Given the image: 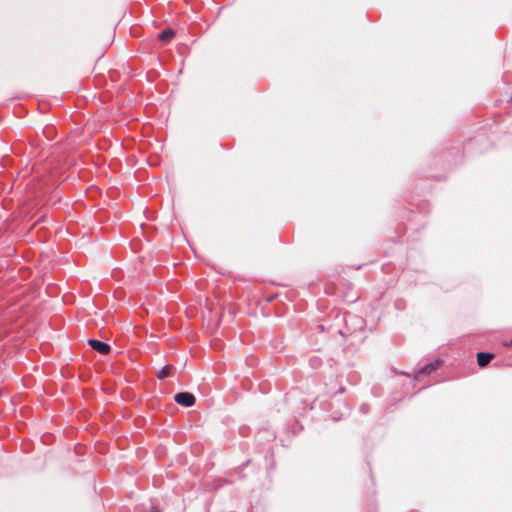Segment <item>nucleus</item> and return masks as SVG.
Listing matches in <instances>:
<instances>
[{"label":"nucleus","instance_id":"obj_1","mask_svg":"<svg viewBox=\"0 0 512 512\" xmlns=\"http://www.w3.org/2000/svg\"><path fill=\"white\" fill-rule=\"evenodd\" d=\"M174 401L182 406L191 407L195 404L196 399L195 396L189 392H181L174 396Z\"/></svg>","mask_w":512,"mask_h":512},{"label":"nucleus","instance_id":"obj_2","mask_svg":"<svg viewBox=\"0 0 512 512\" xmlns=\"http://www.w3.org/2000/svg\"><path fill=\"white\" fill-rule=\"evenodd\" d=\"M88 344L91 346L92 349H94L95 351L102 355H107L111 350L108 344L101 342L99 340L90 339L88 340Z\"/></svg>","mask_w":512,"mask_h":512},{"label":"nucleus","instance_id":"obj_3","mask_svg":"<svg viewBox=\"0 0 512 512\" xmlns=\"http://www.w3.org/2000/svg\"><path fill=\"white\" fill-rule=\"evenodd\" d=\"M494 358V354L479 352L477 354V363L480 367H485Z\"/></svg>","mask_w":512,"mask_h":512},{"label":"nucleus","instance_id":"obj_4","mask_svg":"<svg viewBox=\"0 0 512 512\" xmlns=\"http://www.w3.org/2000/svg\"><path fill=\"white\" fill-rule=\"evenodd\" d=\"M174 35H175L174 30L166 29L159 34L158 38L162 42H169L174 37Z\"/></svg>","mask_w":512,"mask_h":512},{"label":"nucleus","instance_id":"obj_5","mask_svg":"<svg viewBox=\"0 0 512 512\" xmlns=\"http://www.w3.org/2000/svg\"><path fill=\"white\" fill-rule=\"evenodd\" d=\"M172 366L171 365H168V366H165L164 368H162L159 372H158V375L157 377L159 379H164L168 376H170V371L172 370Z\"/></svg>","mask_w":512,"mask_h":512},{"label":"nucleus","instance_id":"obj_6","mask_svg":"<svg viewBox=\"0 0 512 512\" xmlns=\"http://www.w3.org/2000/svg\"><path fill=\"white\" fill-rule=\"evenodd\" d=\"M152 512H158V510H157V509L152 508Z\"/></svg>","mask_w":512,"mask_h":512}]
</instances>
